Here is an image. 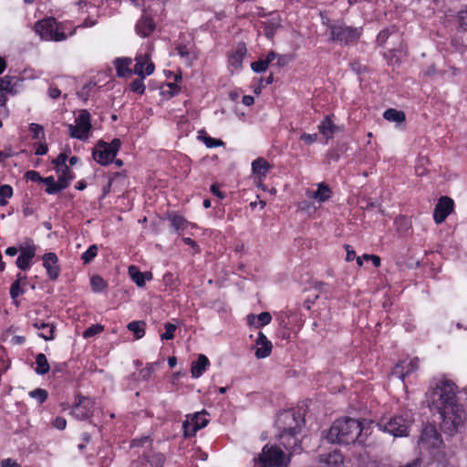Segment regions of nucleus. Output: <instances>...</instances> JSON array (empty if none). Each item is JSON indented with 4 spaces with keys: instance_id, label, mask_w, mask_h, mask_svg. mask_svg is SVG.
I'll return each mask as SVG.
<instances>
[{
    "instance_id": "4468645a",
    "label": "nucleus",
    "mask_w": 467,
    "mask_h": 467,
    "mask_svg": "<svg viewBox=\"0 0 467 467\" xmlns=\"http://www.w3.org/2000/svg\"><path fill=\"white\" fill-rule=\"evenodd\" d=\"M93 401L87 397H80L71 410V415L77 420H84L90 416Z\"/></svg>"
},
{
    "instance_id": "1a4fd4ad",
    "label": "nucleus",
    "mask_w": 467,
    "mask_h": 467,
    "mask_svg": "<svg viewBox=\"0 0 467 467\" xmlns=\"http://www.w3.org/2000/svg\"><path fill=\"white\" fill-rule=\"evenodd\" d=\"M330 40L342 42L346 45L355 43L360 36L359 28L346 26L342 25H331Z\"/></svg>"
},
{
    "instance_id": "f257e3e1",
    "label": "nucleus",
    "mask_w": 467,
    "mask_h": 467,
    "mask_svg": "<svg viewBox=\"0 0 467 467\" xmlns=\"http://www.w3.org/2000/svg\"><path fill=\"white\" fill-rule=\"evenodd\" d=\"M457 386L450 379H439L427 393L429 405L441 419V430L452 435L467 421V410L458 402Z\"/></svg>"
},
{
    "instance_id": "c85d7f7f",
    "label": "nucleus",
    "mask_w": 467,
    "mask_h": 467,
    "mask_svg": "<svg viewBox=\"0 0 467 467\" xmlns=\"http://www.w3.org/2000/svg\"><path fill=\"white\" fill-rule=\"evenodd\" d=\"M132 60L130 57H118L115 59L114 64L117 69V75L119 77H125L127 74H130V65Z\"/></svg>"
},
{
    "instance_id": "052dcab7",
    "label": "nucleus",
    "mask_w": 467,
    "mask_h": 467,
    "mask_svg": "<svg viewBox=\"0 0 467 467\" xmlns=\"http://www.w3.org/2000/svg\"><path fill=\"white\" fill-rule=\"evenodd\" d=\"M53 425L55 428H57L58 430H64L67 426V420H66V419H64L62 417H57L54 420Z\"/></svg>"
},
{
    "instance_id": "58836bf2",
    "label": "nucleus",
    "mask_w": 467,
    "mask_h": 467,
    "mask_svg": "<svg viewBox=\"0 0 467 467\" xmlns=\"http://www.w3.org/2000/svg\"><path fill=\"white\" fill-rule=\"evenodd\" d=\"M29 130L32 133L33 139L40 140H45V132L43 126L36 123H31L29 126Z\"/></svg>"
},
{
    "instance_id": "e433bc0d",
    "label": "nucleus",
    "mask_w": 467,
    "mask_h": 467,
    "mask_svg": "<svg viewBox=\"0 0 467 467\" xmlns=\"http://www.w3.org/2000/svg\"><path fill=\"white\" fill-rule=\"evenodd\" d=\"M198 139L202 140L207 148H214L223 145V142L221 140L207 136L204 131H202V134L198 136Z\"/></svg>"
},
{
    "instance_id": "6e6552de",
    "label": "nucleus",
    "mask_w": 467,
    "mask_h": 467,
    "mask_svg": "<svg viewBox=\"0 0 467 467\" xmlns=\"http://www.w3.org/2000/svg\"><path fill=\"white\" fill-rule=\"evenodd\" d=\"M258 459L262 467H279L286 464L285 453L275 445L266 444Z\"/></svg>"
},
{
    "instance_id": "e2e57ef3",
    "label": "nucleus",
    "mask_w": 467,
    "mask_h": 467,
    "mask_svg": "<svg viewBox=\"0 0 467 467\" xmlns=\"http://www.w3.org/2000/svg\"><path fill=\"white\" fill-rule=\"evenodd\" d=\"M67 156L65 153H60L53 162L57 167H61L62 165H66Z\"/></svg>"
},
{
    "instance_id": "774afa93",
    "label": "nucleus",
    "mask_w": 467,
    "mask_h": 467,
    "mask_svg": "<svg viewBox=\"0 0 467 467\" xmlns=\"http://www.w3.org/2000/svg\"><path fill=\"white\" fill-rule=\"evenodd\" d=\"M149 442V437H142L132 441L133 447L142 446L144 443Z\"/></svg>"
},
{
    "instance_id": "79ce46f5",
    "label": "nucleus",
    "mask_w": 467,
    "mask_h": 467,
    "mask_svg": "<svg viewBox=\"0 0 467 467\" xmlns=\"http://www.w3.org/2000/svg\"><path fill=\"white\" fill-rule=\"evenodd\" d=\"M165 332L161 335V338L162 340H170L174 337V331L176 330V326L171 323H166L165 326Z\"/></svg>"
},
{
    "instance_id": "f704fd0d",
    "label": "nucleus",
    "mask_w": 467,
    "mask_h": 467,
    "mask_svg": "<svg viewBox=\"0 0 467 467\" xmlns=\"http://www.w3.org/2000/svg\"><path fill=\"white\" fill-rule=\"evenodd\" d=\"M171 223L174 231L178 232L179 234L183 232L189 224L186 219L178 214H174L171 217Z\"/></svg>"
},
{
    "instance_id": "c756f323",
    "label": "nucleus",
    "mask_w": 467,
    "mask_h": 467,
    "mask_svg": "<svg viewBox=\"0 0 467 467\" xmlns=\"http://www.w3.org/2000/svg\"><path fill=\"white\" fill-rule=\"evenodd\" d=\"M269 168L270 164L263 158H258L252 163V170L254 173L257 174L259 177L265 176Z\"/></svg>"
},
{
    "instance_id": "13d9d810",
    "label": "nucleus",
    "mask_w": 467,
    "mask_h": 467,
    "mask_svg": "<svg viewBox=\"0 0 467 467\" xmlns=\"http://www.w3.org/2000/svg\"><path fill=\"white\" fill-rule=\"evenodd\" d=\"M435 467H457V466L451 460L441 458L437 461Z\"/></svg>"
},
{
    "instance_id": "2f4dec72",
    "label": "nucleus",
    "mask_w": 467,
    "mask_h": 467,
    "mask_svg": "<svg viewBox=\"0 0 467 467\" xmlns=\"http://www.w3.org/2000/svg\"><path fill=\"white\" fill-rule=\"evenodd\" d=\"M127 327L134 334L136 339H140L145 335L146 323L144 321H132L128 324Z\"/></svg>"
},
{
    "instance_id": "4d7b16f0",
    "label": "nucleus",
    "mask_w": 467,
    "mask_h": 467,
    "mask_svg": "<svg viewBox=\"0 0 467 467\" xmlns=\"http://www.w3.org/2000/svg\"><path fill=\"white\" fill-rule=\"evenodd\" d=\"M390 35V31L389 29H384V30H381L379 35H378V37H377V41L379 45H383L385 44V42L387 41L388 37Z\"/></svg>"
},
{
    "instance_id": "4be33fe9",
    "label": "nucleus",
    "mask_w": 467,
    "mask_h": 467,
    "mask_svg": "<svg viewBox=\"0 0 467 467\" xmlns=\"http://www.w3.org/2000/svg\"><path fill=\"white\" fill-rule=\"evenodd\" d=\"M420 442L427 443L431 447H436L441 442L440 434L434 426H427L423 429L420 435Z\"/></svg>"
},
{
    "instance_id": "3c124183",
    "label": "nucleus",
    "mask_w": 467,
    "mask_h": 467,
    "mask_svg": "<svg viewBox=\"0 0 467 467\" xmlns=\"http://www.w3.org/2000/svg\"><path fill=\"white\" fill-rule=\"evenodd\" d=\"M57 171L60 173L59 178H68V184L70 183L73 176L71 175V171L67 165H62L61 167H57Z\"/></svg>"
},
{
    "instance_id": "bf43d9fd",
    "label": "nucleus",
    "mask_w": 467,
    "mask_h": 467,
    "mask_svg": "<svg viewBox=\"0 0 467 467\" xmlns=\"http://www.w3.org/2000/svg\"><path fill=\"white\" fill-rule=\"evenodd\" d=\"M458 19L462 27H467V5L465 9H462L458 14Z\"/></svg>"
},
{
    "instance_id": "412c9836",
    "label": "nucleus",
    "mask_w": 467,
    "mask_h": 467,
    "mask_svg": "<svg viewBox=\"0 0 467 467\" xmlns=\"http://www.w3.org/2000/svg\"><path fill=\"white\" fill-rule=\"evenodd\" d=\"M298 432H280L278 437L282 445L288 451H297L299 448V440L296 435Z\"/></svg>"
},
{
    "instance_id": "bb28decb",
    "label": "nucleus",
    "mask_w": 467,
    "mask_h": 467,
    "mask_svg": "<svg viewBox=\"0 0 467 467\" xmlns=\"http://www.w3.org/2000/svg\"><path fill=\"white\" fill-rule=\"evenodd\" d=\"M33 327L36 329L42 330L41 333L38 334L39 337L44 338L45 340H52L54 338V325L50 323H45L41 320H37L33 323Z\"/></svg>"
},
{
    "instance_id": "cd10ccee",
    "label": "nucleus",
    "mask_w": 467,
    "mask_h": 467,
    "mask_svg": "<svg viewBox=\"0 0 467 467\" xmlns=\"http://www.w3.org/2000/svg\"><path fill=\"white\" fill-rule=\"evenodd\" d=\"M332 192L327 184L321 182L318 184L317 190L314 192L310 197L320 202L327 201L331 197Z\"/></svg>"
},
{
    "instance_id": "f8f14e48",
    "label": "nucleus",
    "mask_w": 467,
    "mask_h": 467,
    "mask_svg": "<svg viewBox=\"0 0 467 467\" xmlns=\"http://www.w3.org/2000/svg\"><path fill=\"white\" fill-rule=\"evenodd\" d=\"M36 245L30 242L19 247V255L16 259V266L21 270H26L31 266V261L36 255Z\"/></svg>"
},
{
    "instance_id": "ea45409f",
    "label": "nucleus",
    "mask_w": 467,
    "mask_h": 467,
    "mask_svg": "<svg viewBox=\"0 0 467 467\" xmlns=\"http://www.w3.org/2000/svg\"><path fill=\"white\" fill-rule=\"evenodd\" d=\"M98 245L92 244L88 247V249L82 254L81 259L83 260L84 264L90 263L98 254Z\"/></svg>"
},
{
    "instance_id": "7ed1b4c3",
    "label": "nucleus",
    "mask_w": 467,
    "mask_h": 467,
    "mask_svg": "<svg viewBox=\"0 0 467 467\" xmlns=\"http://www.w3.org/2000/svg\"><path fill=\"white\" fill-rule=\"evenodd\" d=\"M34 29L42 40L58 42L67 38L65 33L53 17H47L36 22Z\"/></svg>"
},
{
    "instance_id": "a878e982",
    "label": "nucleus",
    "mask_w": 467,
    "mask_h": 467,
    "mask_svg": "<svg viewBox=\"0 0 467 467\" xmlns=\"http://www.w3.org/2000/svg\"><path fill=\"white\" fill-rule=\"evenodd\" d=\"M318 130L327 140H329L333 138L335 133L340 131L341 129L333 123L330 116H327L318 125Z\"/></svg>"
},
{
    "instance_id": "39448f33",
    "label": "nucleus",
    "mask_w": 467,
    "mask_h": 467,
    "mask_svg": "<svg viewBox=\"0 0 467 467\" xmlns=\"http://www.w3.org/2000/svg\"><path fill=\"white\" fill-rule=\"evenodd\" d=\"M305 420L300 410H285L278 414L276 427L280 432H299Z\"/></svg>"
},
{
    "instance_id": "6ab92c4d",
    "label": "nucleus",
    "mask_w": 467,
    "mask_h": 467,
    "mask_svg": "<svg viewBox=\"0 0 467 467\" xmlns=\"http://www.w3.org/2000/svg\"><path fill=\"white\" fill-rule=\"evenodd\" d=\"M43 183L47 185L48 194H56L68 186V178H58L56 182L53 176H49L43 179Z\"/></svg>"
},
{
    "instance_id": "473e14b6",
    "label": "nucleus",
    "mask_w": 467,
    "mask_h": 467,
    "mask_svg": "<svg viewBox=\"0 0 467 467\" xmlns=\"http://www.w3.org/2000/svg\"><path fill=\"white\" fill-rule=\"evenodd\" d=\"M129 275L131 280L139 286L143 287L145 285V275L141 273L137 266L130 265L129 267Z\"/></svg>"
},
{
    "instance_id": "9d476101",
    "label": "nucleus",
    "mask_w": 467,
    "mask_h": 467,
    "mask_svg": "<svg viewBox=\"0 0 467 467\" xmlns=\"http://www.w3.org/2000/svg\"><path fill=\"white\" fill-rule=\"evenodd\" d=\"M207 412L202 410L192 416L183 423L185 436H193L197 431L204 428L208 424Z\"/></svg>"
},
{
    "instance_id": "7c9ffc66",
    "label": "nucleus",
    "mask_w": 467,
    "mask_h": 467,
    "mask_svg": "<svg viewBox=\"0 0 467 467\" xmlns=\"http://www.w3.org/2000/svg\"><path fill=\"white\" fill-rule=\"evenodd\" d=\"M36 373L38 375H45L49 371V364L47 357L43 353H39L36 357Z\"/></svg>"
},
{
    "instance_id": "20e7f679",
    "label": "nucleus",
    "mask_w": 467,
    "mask_h": 467,
    "mask_svg": "<svg viewBox=\"0 0 467 467\" xmlns=\"http://www.w3.org/2000/svg\"><path fill=\"white\" fill-rule=\"evenodd\" d=\"M120 146L119 139H114L110 143L99 140L93 149V159L103 166L108 165L115 159Z\"/></svg>"
},
{
    "instance_id": "aec40b11",
    "label": "nucleus",
    "mask_w": 467,
    "mask_h": 467,
    "mask_svg": "<svg viewBox=\"0 0 467 467\" xmlns=\"http://www.w3.org/2000/svg\"><path fill=\"white\" fill-rule=\"evenodd\" d=\"M154 26L155 25L152 18L149 15L143 14V16L138 21L135 29L139 36L146 37L150 35L154 29Z\"/></svg>"
},
{
    "instance_id": "5fc2aeb1",
    "label": "nucleus",
    "mask_w": 467,
    "mask_h": 467,
    "mask_svg": "<svg viewBox=\"0 0 467 467\" xmlns=\"http://www.w3.org/2000/svg\"><path fill=\"white\" fill-rule=\"evenodd\" d=\"M13 195V189L8 184H4L0 186V197L2 198H10Z\"/></svg>"
},
{
    "instance_id": "a19ab883",
    "label": "nucleus",
    "mask_w": 467,
    "mask_h": 467,
    "mask_svg": "<svg viewBox=\"0 0 467 467\" xmlns=\"http://www.w3.org/2000/svg\"><path fill=\"white\" fill-rule=\"evenodd\" d=\"M176 49H177L178 55H180L182 57L185 58L187 61H190L191 49H192V47L190 44H188V45L179 44L176 47Z\"/></svg>"
},
{
    "instance_id": "c9c22d12",
    "label": "nucleus",
    "mask_w": 467,
    "mask_h": 467,
    "mask_svg": "<svg viewBox=\"0 0 467 467\" xmlns=\"http://www.w3.org/2000/svg\"><path fill=\"white\" fill-rule=\"evenodd\" d=\"M17 82L16 78L5 76L0 78V90L13 92Z\"/></svg>"
},
{
    "instance_id": "a18cd8bd",
    "label": "nucleus",
    "mask_w": 467,
    "mask_h": 467,
    "mask_svg": "<svg viewBox=\"0 0 467 467\" xmlns=\"http://www.w3.org/2000/svg\"><path fill=\"white\" fill-rule=\"evenodd\" d=\"M22 285L21 283H19V280H16L11 287H10V296L12 299H16V297H18L20 295H22L24 293V290L22 289Z\"/></svg>"
},
{
    "instance_id": "864d4df0",
    "label": "nucleus",
    "mask_w": 467,
    "mask_h": 467,
    "mask_svg": "<svg viewBox=\"0 0 467 467\" xmlns=\"http://www.w3.org/2000/svg\"><path fill=\"white\" fill-rule=\"evenodd\" d=\"M300 140H303L306 144L311 145L317 141V135L316 133H314V134L303 133L300 136Z\"/></svg>"
},
{
    "instance_id": "72a5a7b5",
    "label": "nucleus",
    "mask_w": 467,
    "mask_h": 467,
    "mask_svg": "<svg viewBox=\"0 0 467 467\" xmlns=\"http://www.w3.org/2000/svg\"><path fill=\"white\" fill-rule=\"evenodd\" d=\"M383 117L389 121L397 122V123H401L405 120L404 112L400 111V110H397L395 109H387L384 112Z\"/></svg>"
},
{
    "instance_id": "a211bd4d",
    "label": "nucleus",
    "mask_w": 467,
    "mask_h": 467,
    "mask_svg": "<svg viewBox=\"0 0 467 467\" xmlns=\"http://www.w3.org/2000/svg\"><path fill=\"white\" fill-rule=\"evenodd\" d=\"M264 33L268 39H272L275 31L281 26V17L278 14H272L262 21Z\"/></svg>"
},
{
    "instance_id": "0eeeda50",
    "label": "nucleus",
    "mask_w": 467,
    "mask_h": 467,
    "mask_svg": "<svg viewBox=\"0 0 467 467\" xmlns=\"http://www.w3.org/2000/svg\"><path fill=\"white\" fill-rule=\"evenodd\" d=\"M91 127L89 112L87 109H81L76 118L75 124H68L67 130L71 138L86 140Z\"/></svg>"
},
{
    "instance_id": "09e8293b",
    "label": "nucleus",
    "mask_w": 467,
    "mask_h": 467,
    "mask_svg": "<svg viewBox=\"0 0 467 467\" xmlns=\"http://www.w3.org/2000/svg\"><path fill=\"white\" fill-rule=\"evenodd\" d=\"M451 46L453 48L461 54H463L467 50V44L462 38L455 37L451 40Z\"/></svg>"
},
{
    "instance_id": "f3484780",
    "label": "nucleus",
    "mask_w": 467,
    "mask_h": 467,
    "mask_svg": "<svg viewBox=\"0 0 467 467\" xmlns=\"http://www.w3.org/2000/svg\"><path fill=\"white\" fill-rule=\"evenodd\" d=\"M255 357L257 358H265L271 354L273 345L272 342L267 339L265 334L259 332L255 340Z\"/></svg>"
},
{
    "instance_id": "603ef678",
    "label": "nucleus",
    "mask_w": 467,
    "mask_h": 467,
    "mask_svg": "<svg viewBox=\"0 0 467 467\" xmlns=\"http://www.w3.org/2000/svg\"><path fill=\"white\" fill-rule=\"evenodd\" d=\"M251 67L254 72L260 73V72L265 71L267 69L268 66H267V62H265V60H258V61L253 62L251 65Z\"/></svg>"
},
{
    "instance_id": "8fccbe9b",
    "label": "nucleus",
    "mask_w": 467,
    "mask_h": 467,
    "mask_svg": "<svg viewBox=\"0 0 467 467\" xmlns=\"http://www.w3.org/2000/svg\"><path fill=\"white\" fill-rule=\"evenodd\" d=\"M30 396L34 399L39 400V402H44L47 398V392L42 389H36L30 392Z\"/></svg>"
},
{
    "instance_id": "338daca9",
    "label": "nucleus",
    "mask_w": 467,
    "mask_h": 467,
    "mask_svg": "<svg viewBox=\"0 0 467 467\" xmlns=\"http://www.w3.org/2000/svg\"><path fill=\"white\" fill-rule=\"evenodd\" d=\"M47 152V145L46 143L39 144L36 150V155H45Z\"/></svg>"
},
{
    "instance_id": "ddd939ff",
    "label": "nucleus",
    "mask_w": 467,
    "mask_h": 467,
    "mask_svg": "<svg viewBox=\"0 0 467 467\" xmlns=\"http://www.w3.org/2000/svg\"><path fill=\"white\" fill-rule=\"evenodd\" d=\"M164 456L161 453L146 452L135 461L131 467H162L164 463Z\"/></svg>"
},
{
    "instance_id": "423d86ee",
    "label": "nucleus",
    "mask_w": 467,
    "mask_h": 467,
    "mask_svg": "<svg viewBox=\"0 0 467 467\" xmlns=\"http://www.w3.org/2000/svg\"><path fill=\"white\" fill-rule=\"evenodd\" d=\"M377 426L393 435L394 437H403L409 434L410 426V419L403 416H395L391 418H382Z\"/></svg>"
},
{
    "instance_id": "9b49d317",
    "label": "nucleus",
    "mask_w": 467,
    "mask_h": 467,
    "mask_svg": "<svg viewBox=\"0 0 467 467\" xmlns=\"http://www.w3.org/2000/svg\"><path fill=\"white\" fill-rule=\"evenodd\" d=\"M453 201L447 196H442L439 199L435 206L433 218L436 223H441L445 221L447 216L453 211Z\"/></svg>"
},
{
    "instance_id": "69168bd1",
    "label": "nucleus",
    "mask_w": 467,
    "mask_h": 467,
    "mask_svg": "<svg viewBox=\"0 0 467 467\" xmlns=\"http://www.w3.org/2000/svg\"><path fill=\"white\" fill-rule=\"evenodd\" d=\"M47 92L48 96L52 99H57L61 94V91L56 87H50Z\"/></svg>"
},
{
    "instance_id": "b1692460",
    "label": "nucleus",
    "mask_w": 467,
    "mask_h": 467,
    "mask_svg": "<svg viewBox=\"0 0 467 467\" xmlns=\"http://www.w3.org/2000/svg\"><path fill=\"white\" fill-rule=\"evenodd\" d=\"M409 365L411 366V368H407L405 370V364L403 363V360L396 364L392 370V376H395L399 378L400 379H403L407 375L410 374L411 372L415 371L419 367V359L413 358L410 359Z\"/></svg>"
},
{
    "instance_id": "2eb2a0df",
    "label": "nucleus",
    "mask_w": 467,
    "mask_h": 467,
    "mask_svg": "<svg viewBox=\"0 0 467 467\" xmlns=\"http://www.w3.org/2000/svg\"><path fill=\"white\" fill-rule=\"evenodd\" d=\"M43 265L51 280H56L59 275L58 259L55 253H47L43 255Z\"/></svg>"
},
{
    "instance_id": "6e6d98bb",
    "label": "nucleus",
    "mask_w": 467,
    "mask_h": 467,
    "mask_svg": "<svg viewBox=\"0 0 467 467\" xmlns=\"http://www.w3.org/2000/svg\"><path fill=\"white\" fill-rule=\"evenodd\" d=\"M26 177L27 180L31 182H43V179L40 174L36 171H28L26 173Z\"/></svg>"
},
{
    "instance_id": "680f3d73",
    "label": "nucleus",
    "mask_w": 467,
    "mask_h": 467,
    "mask_svg": "<svg viewBox=\"0 0 467 467\" xmlns=\"http://www.w3.org/2000/svg\"><path fill=\"white\" fill-rule=\"evenodd\" d=\"M344 247H345L346 252H347L346 260L348 262H350V261L354 260L356 258V252L348 244H346Z\"/></svg>"
},
{
    "instance_id": "0e129e2a",
    "label": "nucleus",
    "mask_w": 467,
    "mask_h": 467,
    "mask_svg": "<svg viewBox=\"0 0 467 467\" xmlns=\"http://www.w3.org/2000/svg\"><path fill=\"white\" fill-rule=\"evenodd\" d=\"M1 467H21L19 463L12 459H5L0 463Z\"/></svg>"
},
{
    "instance_id": "5701e85b",
    "label": "nucleus",
    "mask_w": 467,
    "mask_h": 467,
    "mask_svg": "<svg viewBox=\"0 0 467 467\" xmlns=\"http://www.w3.org/2000/svg\"><path fill=\"white\" fill-rule=\"evenodd\" d=\"M246 52L245 45L244 43H238L234 52L229 56V64L236 69L241 68Z\"/></svg>"
},
{
    "instance_id": "393cba45",
    "label": "nucleus",
    "mask_w": 467,
    "mask_h": 467,
    "mask_svg": "<svg viewBox=\"0 0 467 467\" xmlns=\"http://www.w3.org/2000/svg\"><path fill=\"white\" fill-rule=\"evenodd\" d=\"M210 361L208 358L201 354L199 355L197 360L193 361L191 366V374L192 377L194 379L200 378L202 373L206 370V368L209 367Z\"/></svg>"
},
{
    "instance_id": "37998d69",
    "label": "nucleus",
    "mask_w": 467,
    "mask_h": 467,
    "mask_svg": "<svg viewBox=\"0 0 467 467\" xmlns=\"http://www.w3.org/2000/svg\"><path fill=\"white\" fill-rule=\"evenodd\" d=\"M256 319L257 324L255 325V327H261L268 325L272 320V317L269 312H262L256 317Z\"/></svg>"
},
{
    "instance_id": "c03bdc74",
    "label": "nucleus",
    "mask_w": 467,
    "mask_h": 467,
    "mask_svg": "<svg viewBox=\"0 0 467 467\" xmlns=\"http://www.w3.org/2000/svg\"><path fill=\"white\" fill-rule=\"evenodd\" d=\"M143 78L142 77H140V78H137L135 80H133L130 84V89L133 91V92H136L138 94H142L144 93V90H145V86H144V83H143Z\"/></svg>"
},
{
    "instance_id": "4c0bfd02",
    "label": "nucleus",
    "mask_w": 467,
    "mask_h": 467,
    "mask_svg": "<svg viewBox=\"0 0 467 467\" xmlns=\"http://www.w3.org/2000/svg\"><path fill=\"white\" fill-rule=\"evenodd\" d=\"M90 285L92 290L96 293L103 291L107 286L106 282L103 280V278H101L99 275H94L93 277H91Z\"/></svg>"
},
{
    "instance_id": "49530a36",
    "label": "nucleus",
    "mask_w": 467,
    "mask_h": 467,
    "mask_svg": "<svg viewBox=\"0 0 467 467\" xmlns=\"http://www.w3.org/2000/svg\"><path fill=\"white\" fill-rule=\"evenodd\" d=\"M155 364H150L146 368H142L139 372V378L141 379L144 381H147L151 377V374L154 371Z\"/></svg>"
},
{
    "instance_id": "f03ea898",
    "label": "nucleus",
    "mask_w": 467,
    "mask_h": 467,
    "mask_svg": "<svg viewBox=\"0 0 467 467\" xmlns=\"http://www.w3.org/2000/svg\"><path fill=\"white\" fill-rule=\"evenodd\" d=\"M368 427L352 418L337 420L330 427L327 439L332 443L350 444L367 442Z\"/></svg>"
},
{
    "instance_id": "de8ad7c7",
    "label": "nucleus",
    "mask_w": 467,
    "mask_h": 467,
    "mask_svg": "<svg viewBox=\"0 0 467 467\" xmlns=\"http://www.w3.org/2000/svg\"><path fill=\"white\" fill-rule=\"evenodd\" d=\"M103 331V327L100 326V325H93L91 327H89L88 329H86L83 333V337L85 338H88V337H91L95 335H98L99 334L100 332Z\"/></svg>"
},
{
    "instance_id": "dca6fc26",
    "label": "nucleus",
    "mask_w": 467,
    "mask_h": 467,
    "mask_svg": "<svg viewBox=\"0 0 467 467\" xmlns=\"http://www.w3.org/2000/svg\"><path fill=\"white\" fill-rule=\"evenodd\" d=\"M136 64L134 66L133 72L140 77L144 78L150 76L154 71V64L149 61L147 56H138L135 58Z\"/></svg>"
}]
</instances>
